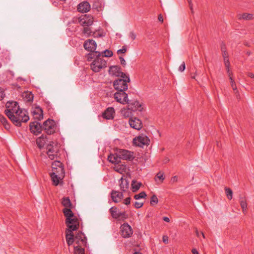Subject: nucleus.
Returning <instances> with one entry per match:
<instances>
[{"mask_svg":"<svg viewBox=\"0 0 254 254\" xmlns=\"http://www.w3.org/2000/svg\"><path fill=\"white\" fill-rule=\"evenodd\" d=\"M63 212L66 219L65 223L68 227L66 232V240L68 246L73 244V232L77 230L79 226V222L77 218L74 216V214L71 210L70 208H65Z\"/></svg>","mask_w":254,"mask_h":254,"instance_id":"obj_1","label":"nucleus"},{"mask_svg":"<svg viewBox=\"0 0 254 254\" xmlns=\"http://www.w3.org/2000/svg\"><path fill=\"white\" fill-rule=\"evenodd\" d=\"M88 61L93 60L91 64V68L95 72H99L100 70L106 66V62L101 57L100 52L90 53L87 55Z\"/></svg>","mask_w":254,"mask_h":254,"instance_id":"obj_2","label":"nucleus"},{"mask_svg":"<svg viewBox=\"0 0 254 254\" xmlns=\"http://www.w3.org/2000/svg\"><path fill=\"white\" fill-rule=\"evenodd\" d=\"M8 115L9 116L8 118L18 127L21 126V122L26 123L29 119L26 111L21 109L19 110L12 115L9 113Z\"/></svg>","mask_w":254,"mask_h":254,"instance_id":"obj_3","label":"nucleus"},{"mask_svg":"<svg viewBox=\"0 0 254 254\" xmlns=\"http://www.w3.org/2000/svg\"><path fill=\"white\" fill-rule=\"evenodd\" d=\"M130 82L128 75H126L124 78L118 79L114 81L113 85L115 89L118 91H126L127 89V82Z\"/></svg>","mask_w":254,"mask_h":254,"instance_id":"obj_4","label":"nucleus"},{"mask_svg":"<svg viewBox=\"0 0 254 254\" xmlns=\"http://www.w3.org/2000/svg\"><path fill=\"white\" fill-rule=\"evenodd\" d=\"M52 172L51 173L58 176L64 177V171L62 163L60 161H55L52 165Z\"/></svg>","mask_w":254,"mask_h":254,"instance_id":"obj_5","label":"nucleus"},{"mask_svg":"<svg viewBox=\"0 0 254 254\" xmlns=\"http://www.w3.org/2000/svg\"><path fill=\"white\" fill-rule=\"evenodd\" d=\"M42 129L48 134H52L55 132L56 127L55 122L53 120L48 119L46 121L42 126Z\"/></svg>","mask_w":254,"mask_h":254,"instance_id":"obj_6","label":"nucleus"},{"mask_svg":"<svg viewBox=\"0 0 254 254\" xmlns=\"http://www.w3.org/2000/svg\"><path fill=\"white\" fill-rule=\"evenodd\" d=\"M6 109L4 112L6 116L9 117V113L11 115L20 110L18 103L15 101L8 102L6 104Z\"/></svg>","mask_w":254,"mask_h":254,"instance_id":"obj_7","label":"nucleus"},{"mask_svg":"<svg viewBox=\"0 0 254 254\" xmlns=\"http://www.w3.org/2000/svg\"><path fill=\"white\" fill-rule=\"evenodd\" d=\"M47 154L49 158L51 160H54L58 155V148L57 145L52 142H50L47 147Z\"/></svg>","mask_w":254,"mask_h":254,"instance_id":"obj_8","label":"nucleus"},{"mask_svg":"<svg viewBox=\"0 0 254 254\" xmlns=\"http://www.w3.org/2000/svg\"><path fill=\"white\" fill-rule=\"evenodd\" d=\"M149 142L150 140L148 137L143 134L134 138L133 140V143L139 147H143L144 145H147Z\"/></svg>","mask_w":254,"mask_h":254,"instance_id":"obj_9","label":"nucleus"},{"mask_svg":"<svg viewBox=\"0 0 254 254\" xmlns=\"http://www.w3.org/2000/svg\"><path fill=\"white\" fill-rule=\"evenodd\" d=\"M109 211L112 217L115 219H127L128 217L125 211H119L116 207H112Z\"/></svg>","mask_w":254,"mask_h":254,"instance_id":"obj_10","label":"nucleus"},{"mask_svg":"<svg viewBox=\"0 0 254 254\" xmlns=\"http://www.w3.org/2000/svg\"><path fill=\"white\" fill-rule=\"evenodd\" d=\"M121 235L125 238L130 237L132 235V229L127 223L123 224L121 227Z\"/></svg>","mask_w":254,"mask_h":254,"instance_id":"obj_11","label":"nucleus"},{"mask_svg":"<svg viewBox=\"0 0 254 254\" xmlns=\"http://www.w3.org/2000/svg\"><path fill=\"white\" fill-rule=\"evenodd\" d=\"M114 98L117 102L122 104H125L127 102L128 96L125 91H118L115 93Z\"/></svg>","mask_w":254,"mask_h":254,"instance_id":"obj_12","label":"nucleus"},{"mask_svg":"<svg viewBox=\"0 0 254 254\" xmlns=\"http://www.w3.org/2000/svg\"><path fill=\"white\" fill-rule=\"evenodd\" d=\"M78 22L83 26H89L93 24V17L90 15L85 14L83 17L79 18Z\"/></svg>","mask_w":254,"mask_h":254,"instance_id":"obj_13","label":"nucleus"},{"mask_svg":"<svg viewBox=\"0 0 254 254\" xmlns=\"http://www.w3.org/2000/svg\"><path fill=\"white\" fill-rule=\"evenodd\" d=\"M109 72L110 74L117 77L124 78L126 74L121 71V68L118 65H113L110 67Z\"/></svg>","mask_w":254,"mask_h":254,"instance_id":"obj_14","label":"nucleus"},{"mask_svg":"<svg viewBox=\"0 0 254 254\" xmlns=\"http://www.w3.org/2000/svg\"><path fill=\"white\" fill-rule=\"evenodd\" d=\"M73 243L75 242L77 245H85L86 243V238L81 232H78L75 237L73 234Z\"/></svg>","mask_w":254,"mask_h":254,"instance_id":"obj_15","label":"nucleus"},{"mask_svg":"<svg viewBox=\"0 0 254 254\" xmlns=\"http://www.w3.org/2000/svg\"><path fill=\"white\" fill-rule=\"evenodd\" d=\"M84 48L85 50L90 51V53L95 52L97 44L95 41L92 39H88L85 41Z\"/></svg>","mask_w":254,"mask_h":254,"instance_id":"obj_16","label":"nucleus"},{"mask_svg":"<svg viewBox=\"0 0 254 254\" xmlns=\"http://www.w3.org/2000/svg\"><path fill=\"white\" fill-rule=\"evenodd\" d=\"M120 159L130 160L133 158V152L125 149H120L118 151Z\"/></svg>","mask_w":254,"mask_h":254,"instance_id":"obj_17","label":"nucleus"},{"mask_svg":"<svg viewBox=\"0 0 254 254\" xmlns=\"http://www.w3.org/2000/svg\"><path fill=\"white\" fill-rule=\"evenodd\" d=\"M112 200L115 203H118L121 201L124 197L123 192H120L117 190H112L110 192Z\"/></svg>","mask_w":254,"mask_h":254,"instance_id":"obj_18","label":"nucleus"},{"mask_svg":"<svg viewBox=\"0 0 254 254\" xmlns=\"http://www.w3.org/2000/svg\"><path fill=\"white\" fill-rule=\"evenodd\" d=\"M42 126L38 122L35 121L30 123V129L31 132L37 135L41 132Z\"/></svg>","mask_w":254,"mask_h":254,"instance_id":"obj_19","label":"nucleus"},{"mask_svg":"<svg viewBox=\"0 0 254 254\" xmlns=\"http://www.w3.org/2000/svg\"><path fill=\"white\" fill-rule=\"evenodd\" d=\"M126 104H128L129 108L132 110V111H141L143 109V108L141 107V105L138 101H131L128 99L127 102L126 103Z\"/></svg>","mask_w":254,"mask_h":254,"instance_id":"obj_20","label":"nucleus"},{"mask_svg":"<svg viewBox=\"0 0 254 254\" xmlns=\"http://www.w3.org/2000/svg\"><path fill=\"white\" fill-rule=\"evenodd\" d=\"M129 124L131 127L136 130H139L142 127L141 121L136 118H130L129 120Z\"/></svg>","mask_w":254,"mask_h":254,"instance_id":"obj_21","label":"nucleus"},{"mask_svg":"<svg viewBox=\"0 0 254 254\" xmlns=\"http://www.w3.org/2000/svg\"><path fill=\"white\" fill-rule=\"evenodd\" d=\"M115 112L114 108L108 107L102 114L103 118L106 120H112L114 118Z\"/></svg>","mask_w":254,"mask_h":254,"instance_id":"obj_22","label":"nucleus"},{"mask_svg":"<svg viewBox=\"0 0 254 254\" xmlns=\"http://www.w3.org/2000/svg\"><path fill=\"white\" fill-rule=\"evenodd\" d=\"M90 9V4L86 1L80 3L77 6L78 11L82 13L87 12L89 11Z\"/></svg>","mask_w":254,"mask_h":254,"instance_id":"obj_23","label":"nucleus"},{"mask_svg":"<svg viewBox=\"0 0 254 254\" xmlns=\"http://www.w3.org/2000/svg\"><path fill=\"white\" fill-rule=\"evenodd\" d=\"M119 185L120 187L121 190L122 192H126L128 189L129 182L126 179H124L123 177L119 180Z\"/></svg>","mask_w":254,"mask_h":254,"instance_id":"obj_24","label":"nucleus"},{"mask_svg":"<svg viewBox=\"0 0 254 254\" xmlns=\"http://www.w3.org/2000/svg\"><path fill=\"white\" fill-rule=\"evenodd\" d=\"M47 141V137L44 135H42L40 137L37 138L36 140V144L40 149H41L44 146Z\"/></svg>","mask_w":254,"mask_h":254,"instance_id":"obj_25","label":"nucleus"},{"mask_svg":"<svg viewBox=\"0 0 254 254\" xmlns=\"http://www.w3.org/2000/svg\"><path fill=\"white\" fill-rule=\"evenodd\" d=\"M108 160L112 164H118L121 162L118 152L114 154H110L108 156Z\"/></svg>","mask_w":254,"mask_h":254,"instance_id":"obj_26","label":"nucleus"},{"mask_svg":"<svg viewBox=\"0 0 254 254\" xmlns=\"http://www.w3.org/2000/svg\"><path fill=\"white\" fill-rule=\"evenodd\" d=\"M34 118L38 121L43 119V111L40 107H37L32 112Z\"/></svg>","mask_w":254,"mask_h":254,"instance_id":"obj_27","label":"nucleus"},{"mask_svg":"<svg viewBox=\"0 0 254 254\" xmlns=\"http://www.w3.org/2000/svg\"><path fill=\"white\" fill-rule=\"evenodd\" d=\"M50 176L53 181V183L55 186H58L60 183V181L62 180L64 177L58 176V175H54L52 173H50Z\"/></svg>","mask_w":254,"mask_h":254,"instance_id":"obj_28","label":"nucleus"},{"mask_svg":"<svg viewBox=\"0 0 254 254\" xmlns=\"http://www.w3.org/2000/svg\"><path fill=\"white\" fill-rule=\"evenodd\" d=\"M240 203L243 212L244 213L247 211V203L245 198H243L242 196H240Z\"/></svg>","mask_w":254,"mask_h":254,"instance_id":"obj_29","label":"nucleus"},{"mask_svg":"<svg viewBox=\"0 0 254 254\" xmlns=\"http://www.w3.org/2000/svg\"><path fill=\"white\" fill-rule=\"evenodd\" d=\"M239 18L240 19H243L247 20H252V19H254V14L245 13L242 15H240Z\"/></svg>","mask_w":254,"mask_h":254,"instance_id":"obj_30","label":"nucleus"},{"mask_svg":"<svg viewBox=\"0 0 254 254\" xmlns=\"http://www.w3.org/2000/svg\"><path fill=\"white\" fill-rule=\"evenodd\" d=\"M141 185V183H138L135 180H133L131 182V189L133 192H135L139 190Z\"/></svg>","mask_w":254,"mask_h":254,"instance_id":"obj_31","label":"nucleus"},{"mask_svg":"<svg viewBox=\"0 0 254 254\" xmlns=\"http://www.w3.org/2000/svg\"><path fill=\"white\" fill-rule=\"evenodd\" d=\"M132 110L129 108L128 106H127V108H124L122 110L121 113L125 117L127 118L130 117L132 115Z\"/></svg>","mask_w":254,"mask_h":254,"instance_id":"obj_32","label":"nucleus"},{"mask_svg":"<svg viewBox=\"0 0 254 254\" xmlns=\"http://www.w3.org/2000/svg\"><path fill=\"white\" fill-rule=\"evenodd\" d=\"M62 204L65 208H71V202L68 197H64L63 198Z\"/></svg>","mask_w":254,"mask_h":254,"instance_id":"obj_33","label":"nucleus"},{"mask_svg":"<svg viewBox=\"0 0 254 254\" xmlns=\"http://www.w3.org/2000/svg\"><path fill=\"white\" fill-rule=\"evenodd\" d=\"M23 98L28 102H31L33 99V95L30 92L26 91L23 93Z\"/></svg>","mask_w":254,"mask_h":254,"instance_id":"obj_34","label":"nucleus"},{"mask_svg":"<svg viewBox=\"0 0 254 254\" xmlns=\"http://www.w3.org/2000/svg\"><path fill=\"white\" fill-rule=\"evenodd\" d=\"M74 254H84V249L81 248V245L74 246Z\"/></svg>","mask_w":254,"mask_h":254,"instance_id":"obj_35","label":"nucleus"},{"mask_svg":"<svg viewBox=\"0 0 254 254\" xmlns=\"http://www.w3.org/2000/svg\"><path fill=\"white\" fill-rule=\"evenodd\" d=\"M0 122L2 124L5 129H8L10 128V125L7 123L6 119L1 115H0Z\"/></svg>","mask_w":254,"mask_h":254,"instance_id":"obj_36","label":"nucleus"},{"mask_svg":"<svg viewBox=\"0 0 254 254\" xmlns=\"http://www.w3.org/2000/svg\"><path fill=\"white\" fill-rule=\"evenodd\" d=\"M101 53V57H111L113 56V52L109 50H105L102 52H100Z\"/></svg>","mask_w":254,"mask_h":254,"instance_id":"obj_37","label":"nucleus"},{"mask_svg":"<svg viewBox=\"0 0 254 254\" xmlns=\"http://www.w3.org/2000/svg\"><path fill=\"white\" fill-rule=\"evenodd\" d=\"M146 196V194L144 191H142L140 193L135 194L134 196V199L138 200L141 198H145Z\"/></svg>","mask_w":254,"mask_h":254,"instance_id":"obj_38","label":"nucleus"},{"mask_svg":"<svg viewBox=\"0 0 254 254\" xmlns=\"http://www.w3.org/2000/svg\"><path fill=\"white\" fill-rule=\"evenodd\" d=\"M225 192L229 199H231L233 197V191L232 190L228 188H225Z\"/></svg>","mask_w":254,"mask_h":254,"instance_id":"obj_39","label":"nucleus"},{"mask_svg":"<svg viewBox=\"0 0 254 254\" xmlns=\"http://www.w3.org/2000/svg\"><path fill=\"white\" fill-rule=\"evenodd\" d=\"M83 28V32L84 34L87 35L88 36L91 35V30L90 28L88 27V26L86 27Z\"/></svg>","mask_w":254,"mask_h":254,"instance_id":"obj_40","label":"nucleus"},{"mask_svg":"<svg viewBox=\"0 0 254 254\" xmlns=\"http://www.w3.org/2000/svg\"><path fill=\"white\" fill-rule=\"evenodd\" d=\"M158 202V198L157 197L156 195H153L150 199V204L153 205V203H157Z\"/></svg>","mask_w":254,"mask_h":254,"instance_id":"obj_41","label":"nucleus"},{"mask_svg":"<svg viewBox=\"0 0 254 254\" xmlns=\"http://www.w3.org/2000/svg\"><path fill=\"white\" fill-rule=\"evenodd\" d=\"M224 61L225 66L227 68V71L228 72L229 75H230V72H229L230 63L229 61L228 58H224Z\"/></svg>","mask_w":254,"mask_h":254,"instance_id":"obj_42","label":"nucleus"},{"mask_svg":"<svg viewBox=\"0 0 254 254\" xmlns=\"http://www.w3.org/2000/svg\"><path fill=\"white\" fill-rule=\"evenodd\" d=\"M229 76H230V75ZM230 79L231 80V86H232L233 89L234 91H236L237 92V87H236L235 82L231 76H230Z\"/></svg>","mask_w":254,"mask_h":254,"instance_id":"obj_43","label":"nucleus"},{"mask_svg":"<svg viewBox=\"0 0 254 254\" xmlns=\"http://www.w3.org/2000/svg\"><path fill=\"white\" fill-rule=\"evenodd\" d=\"M127 51V48L125 46H123L122 48L121 49L118 50L117 51V53L118 54H124Z\"/></svg>","mask_w":254,"mask_h":254,"instance_id":"obj_44","label":"nucleus"},{"mask_svg":"<svg viewBox=\"0 0 254 254\" xmlns=\"http://www.w3.org/2000/svg\"><path fill=\"white\" fill-rule=\"evenodd\" d=\"M143 202L135 201L134 203V206L136 208H139L143 206Z\"/></svg>","mask_w":254,"mask_h":254,"instance_id":"obj_45","label":"nucleus"},{"mask_svg":"<svg viewBox=\"0 0 254 254\" xmlns=\"http://www.w3.org/2000/svg\"><path fill=\"white\" fill-rule=\"evenodd\" d=\"M186 68V65L185 62H183L181 65L179 66V70L181 72H183L185 70Z\"/></svg>","mask_w":254,"mask_h":254,"instance_id":"obj_46","label":"nucleus"},{"mask_svg":"<svg viewBox=\"0 0 254 254\" xmlns=\"http://www.w3.org/2000/svg\"><path fill=\"white\" fill-rule=\"evenodd\" d=\"M4 96L5 94L4 93V91L0 87V101L3 99Z\"/></svg>","mask_w":254,"mask_h":254,"instance_id":"obj_47","label":"nucleus"},{"mask_svg":"<svg viewBox=\"0 0 254 254\" xmlns=\"http://www.w3.org/2000/svg\"><path fill=\"white\" fill-rule=\"evenodd\" d=\"M129 37L132 40H134L136 38V35L133 32H130L129 34Z\"/></svg>","mask_w":254,"mask_h":254,"instance_id":"obj_48","label":"nucleus"},{"mask_svg":"<svg viewBox=\"0 0 254 254\" xmlns=\"http://www.w3.org/2000/svg\"><path fill=\"white\" fill-rule=\"evenodd\" d=\"M130 203V198L129 197H127L124 200V203L126 205H128Z\"/></svg>","mask_w":254,"mask_h":254,"instance_id":"obj_49","label":"nucleus"},{"mask_svg":"<svg viewBox=\"0 0 254 254\" xmlns=\"http://www.w3.org/2000/svg\"><path fill=\"white\" fill-rule=\"evenodd\" d=\"M157 177L161 181H163L164 180L163 174L161 173V172H159L157 174Z\"/></svg>","mask_w":254,"mask_h":254,"instance_id":"obj_50","label":"nucleus"},{"mask_svg":"<svg viewBox=\"0 0 254 254\" xmlns=\"http://www.w3.org/2000/svg\"><path fill=\"white\" fill-rule=\"evenodd\" d=\"M221 50H222V51L223 52V58H228V54L227 53L226 51H223V47L221 48Z\"/></svg>","mask_w":254,"mask_h":254,"instance_id":"obj_51","label":"nucleus"},{"mask_svg":"<svg viewBox=\"0 0 254 254\" xmlns=\"http://www.w3.org/2000/svg\"><path fill=\"white\" fill-rule=\"evenodd\" d=\"M188 1V3L189 4V6H190V8L191 11V12L193 13V8H192V1L191 0H187Z\"/></svg>","mask_w":254,"mask_h":254,"instance_id":"obj_52","label":"nucleus"},{"mask_svg":"<svg viewBox=\"0 0 254 254\" xmlns=\"http://www.w3.org/2000/svg\"><path fill=\"white\" fill-rule=\"evenodd\" d=\"M119 59L120 60L121 64L123 65H126V61H125V59L122 57H120Z\"/></svg>","mask_w":254,"mask_h":254,"instance_id":"obj_53","label":"nucleus"},{"mask_svg":"<svg viewBox=\"0 0 254 254\" xmlns=\"http://www.w3.org/2000/svg\"><path fill=\"white\" fill-rule=\"evenodd\" d=\"M158 19L159 21H160L161 22H162L163 21V16H162L161 14H159L158 15Z\"/></svg>","mask_w":254,"mask_h":254,"instance_id":"obj_54","label":"nucleus"},{"mask_svg":"<svg viewBox=\"0 0 254 254\" xmlns=\"http://www.w3.org/2000/svg\"><path fill=\"white\" fill-rule=\"evenodd\" d=\"M163 241L165 243H167L168 242V237L166 236H164L163 237Z\"/></svg>","mask_w":254,"mask_h":254,"instance_id":"obj_55","label":"nucleus"},{"mask_svg":"<svg viewBox=\"0 0 254 254\" xmlns=\"http://www.w3.org/2000/svg\"><path fill=\"white\" fill-rule=\"evenodd\" d=\"M191 252L193 254H199L198 252L196 249H192Z\"/></svg>","mask_w":254,"mask_h":254,"instance_id":"obj_56","label":"nucleus"},{"mask_svg":"<svg viewBox=\"0 0 254 254\" xmlns=\"http://www.w3.org/2000/svg\"><path fill=\"white\" fill-rule=\"evenodd\" d=\"M163 220L165 221V222H169L170 221V219L168 217H163Z\"/></svg>","mask_w":254,"mask_h":254,"instance_id":"obj_57","label":"nucleus"},{"mask_svg":"<svg viewBox=\"0 0 254 254\" xmlns=\"http://www.w3.org/2000/svg\"><path fill=\"white\" fill-rule=\"evenodd\" d=\"M248 76L251 78H254V74L251 72L248 73Z\"/></svg>","mask_w":254,"mask_h":254,"instance_id":"obj_58","label":"nucleus"},{"mask_svg":"<svg viewBox=\"0 0 254 254\" xmlns=\"http://www.w3.org/2000/svg\"><path fill=\"white\" fill-rule=\"evenodd\" d=\"M8 72L9 73V74L10 75H11L12 76H14V72L12 71H11V70H8Z\"/></svg>","mask_w":254,"mask_h":254,"instance_id":"obj_59","label":"nucleus"},{"mask_svg":"<svg viewBox=\"0 0 254 254\" xmlns=\"http://www.w3.org/2000/svg\"><path fill=\"white\" fill-rule=\"evenodd\" d=\"M169 159L168 158H166L164 160L163 162H164V163H167V162H169Z\"/></svg>","mask_w":254,"mask_h":254,"instance_id":"obj_60","label":"nucleus"},{"mask_svg":"<svg viewBox=\"0 0 254 254\" xmlns=\"http://www.w3.org/2000/svg\"><path fill=\"white\" fill-rule=\"evenodd\" d=\"M195 232H196V234L197 236V237H199V233H198V230H196V231H195Z\"/></svg>","mask_w":254,"mask_h":254,"instance_id":"obj_61","label":"nucleus"},{"mask_svg":"<svg viewBox=\"0 0 254 254\" xmlns=\"http://www.w3.org/2000/svg\"><path fill=\"white\" fill-rule=\"evenodd\" d=\"M176 180H177V179H176V177H174L172 178V180L173 181H175Z\"/></svg>","mask_w":254,"mask_h":254,"instance_id":"obj_62","label":"nucleus"},{"mask_svg":"<svg viewBox=\"0 0 254 254\" xmlns=\"http://www.w3.org/2000/svg\"><path fill=\"white\" fill-rule=\"evenodd\" d=\"M133 254H142L139 252H135Z\"/></svg>","mask_w":254,"mask_h":254,"instance_id":"obj_63","label":"nucleus"},{"mask_svg":"<svg viewBox=\"0 0 254 254\" xmlns=\"http://www.w3.org/2000/svg\"><path fill=\"white\" fill-rule=\"evenodd\" d=\"M201 234H202L203 237L204 238H205V236H204V234H203V233L201 232Z\"/></svg>","mask_w":254,"mask_h":254,"instance_id":"obj_64","label":"nucleus"}]
</instances>
